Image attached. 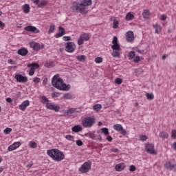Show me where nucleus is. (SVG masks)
Returning a JSON list of instances; mask_svg holds the SVG:
<instances>
[{
  "instance_id": "f257e3e1",
  "label": "nucleus",
  "mask_w": 176,
  "mask_h": 176,
  "mask_svg": "<svg viewBox=\"0 0 176 176\" xmlns=\"http://www.w3.org/2000/svg\"><path fill=\"white\" fill-rule=\"evenodd\" d=\"M91 0H82L79 2L75 1L72 3L71 9L73 12H77L78 13H81V14H87L89 12L87 8L89 6H91Z\"/></svg>"
},
{
  "instance_id": "f03ea898",
  "label": "nucleus",
  "mask_w": 176,
  "mask_h": 176,
  "mask_svg": "<svg viewBox=\"0 0 176 176\" xmlns=\"http://www.w3.org/2000/svg\"><path fill=\"white\" fill-rule=\"evenodd\" d=\"M58 76V74H56L53 76L52 79V86L56 87V89H58V90H65V91H68V90H69V85H67V84L64 83V81Z\"/></svg>"
},
{
  "instance_id": "7ed1b4c3",
  "label": "nucleus",
  "mask_w": 176,
  "mask_h": 176,
  "mask_svg": "<svg viewBox=\"0 0 176 176\" xmlns=\"http://www.w3.org/2000/svg\"><path fill=\"white\" fill-rule=\"evenodd\" d=\"M47 155L54 162H63V160L65 159L64 153L57 148L47 150Z\"/></svg>"
},
{
  "instance_id": "20e7f679",
  "label": "nucleus",
  "mask_w": 176,
  "mask_h": 176,
  "mask_svg": "<svg viewBox=\"0 0 176 176\" xmlns=\"http://www.w3.org/2000/svg\"><path fill=\"white\" fill-rule=\"evenodd\" d=\"M96 123V120L94 118L91 117H87L85 118L82 120V125L85 128H90L92 127L93 125Z\"/></svg>"
},
{
  "instance_id": "39448f33",
  "label": "nucleus",
  "mask_w": 176,
  "mask_h": 176,
  "mask_svg": "<svg viewBox=\"0 0 176 176\" xmlns=\"http://www.w3.org/2000/svg\"><path fill=\"white\" fill-rule=\"evenodd\" d=\"M89 170H91V161L85 162L78 168V171H80L82 174H86V173H89Z\"/></svg>"
},
{
  "instance_id": "423d86ee",
  "label": "nucleus",
  "mask_w": 176,
  "mask_h": 176,
  "mask_svg": "<svg viewBox=\"0 0 176 176\" xmlns=\"http://www.w3.org/2000/svg\"><path fill=\"white\" fill-rule=\"evenodd\" d=\"M76 49V45H75V43L73 42H67L65 44V52H67V53H74L75 52V50Z\"/></svg>"
},
{
  "instance_id": "0eeeda50",
  "label": "nucleus",
  "mask_w": 176,
  "mask_h": 176,
  "mask_svg": "<svg viewBox=\"0 0 176 176\" xmlns=\"http://www.w3.org/2000/svg\"><path fill=\"white\" fill-rule=\"evenodd\" d=\"M111 49L113 50V52L111 54L113 57H119V56H120V54H119V52H120V45L114 44L111 45Z\"/></svg>"
},
{
  "instance_id": "6e6552de",
  "label": "nucleus",
  "mask_w": 176,
  "mask_h": 176,
  "mask_svg": "<svg viewBox=\"0 0 176 176\" xmlns=\"http://www.w3.org/2000/svg\"><path fill=\"white\" fill-rule=\"evenodd\" d=\"M113 129L116 130V131L120 133L122 135H126V134H127V131H126V129H123V126L120 124H114Z\"/></svg>"
},
{
  "instance_id": "1a4fd4ad",
  "label": "nucleus",
  "mask_w": 176,
  "mask_h": 176,
  "mask_svg": "<svg viewBox=\"0 0 176 176\" xmlns=\"http://www.w3.org/2000/svg\"><path fill=\"white\" fill-rule=\"evenodd\" d=\"M30 68L29 72L30 76H32L35 74V68H39V64L38 63H31L28 65V67Z\"/></svg>"
},
{
  "instance_id": "9d476101",
  "label": "nucleus",
  "mask_w": 176,
  "mask_h": 176,
  "mask_svg": "<svg viewBox=\"0 0 176 176\" xmlns=\"http://www.w3.org/2000/svg\"><path fill=\"white\" fill-rule=\"evenodd\" d=\"M14 78H15L16 80L19 82V83H25L28 80V78H27V76H24L19 74H15Z\"/></svg>"
},
{
  "instance_id": "9b49d317",
  "label": "nucleus",
  "mask_w": 176,
  "mask_h": 176,
  "mask_svg": "<svg viewBox=\"0 0 176 176\" xmlns=\"http://www.w3.org/2000/svg\"><path fill=\"white\" fill-rule=\"evenodd\" d=\"M24 30L27 31L28 32H32L33 34H39L40 31L39 29L36 28L35 26H26L24 28Z\"/></svg>"
},
{
  "instance_id": "f8f14e48",
  "label": "nucleus",
  "mask_w": 176,
  "mask_h": 176,
  "mask_svg": "<svg viewBox=\"0 0 176 176\" xmlns=\"http://www.w3.org/2000/svg\"><path fill=\"white\" fill-rule=\"evenodd\" d=\"M47 109H50L51 111H54L55 112H58L60 111V106L56 105L52 103H46L45 105Z\"/></svg>"
},
{
  "instance_id": "ddd939ff",
  "label": "nucleus",
  "mask_w": 176,
  "mask_h": 176,
  "mask_svg": "<svg viewBox=\"0 0 176 176\" xmlns=\"http://www.w3.org/2000/svg\"><path fill=\"white\" fill-rule=\"evenodd\" d=\"M164 167L170 170V171L176 172V164H173L171 161L166 162Z\"/></svg>"
},
{
  "instance_id": "4468645a",
  "label": "nucleus",
  "mask_w": 176,
  "mask_h": 176,
  "mask_svg": "<svg viewBox=\"0 0 176 176\" xmlns=\"http://www.w3.org/2000/svg\"><path fill=\"white\" fill-rule=\"evenodd\" d=\"M87 137H89V138H91V140H98V141H102V138L101 137V135H96L94 133H88L85 134Z\"/></svg>"
},
{
  "instance_id": "2eb2a0df",
  "label": "nucleus",
  "mask_w": 176,
  "mask_h": 176,
  "mask_svg": "<svg viewBox=\"0 0 176 176\" xmlns=\"http://www.w3.org/2000/svg\"><path fill=\"white\" fill-rule=\"evenodd\" d=\"M155 146L152 144H148L146 146V151L147 153H151V155H153L155 153Z\"/></svg>"
},
{
  "instance_id": "dca6fc26",
  "label": "nucleus",
  "mask_w": 176,
  "mask_h": 176,
  "mask_svg": "<svg viewBox=\"0 0 176 176\" xmlns=\"http://www.w3.org/2000/svg\"><path fill=\"white\" fill-rule=\"evenodd\" d=\"M126 38L128 42H133V41H134V32H133V31H128L126 34Z\"/></svg>"
},
{
  "instance_id": "f3484780",
  "label": "nucleus",
  "mask_w": 176,
  "mask_h": 176,
  "mask_svg": "<svg viewBox=\"0 0 176 176\" xmlns=\"http://www.w3.org/2000/svg\"><path fill=\"white\" fill-rule=\"evenodd\" d=\"M63 35H65V29L60 26L58 28V32L56 35V38H61V36H63Z\"/></svg>"
},
{
  "instance_id": "a211bd4d",
  "label": "nucleus",
  "mask_w": 176,
  "mask_h": 176,
  "mask_svg": "<svg viewBox=\"0 0 176 176\" xmlns=\"http://www.w3.org/2000/svg\"><path fill=\"white\" fill-rule=\"evenodd\" d=\"M30 105V100H25L19 105L21 111H25L27 107Z\"/></svg>"
},
{
  "instance_id": "6ab92c4d",
  "label": "nucleus",
  "mask_w": 176,
  "mask_h": 176,
  "mask_svg": "<svg viewBox=\"0 0 176 176\" xmlns=\"http://www.w3.org/2000/svg\"><path fill=\"white\" fill-rule=\"evenodd\" d=\"M30 47H32L34 50H36L38 52L41 50V44H39V43L32 42L30 43Z\"/></svg>"
},
{
  "instance_id": "aec40b11",
  "label": "nucleus",
  "mask_w": 176,
  "mask_h": 176,
  "mask_svg": "<svg viewBox=\"0 0 176 176\" xmlns=\"http://www.w3.org/2000/svg\"><path fill=\"white\" fill-rule=\"evenodd\" d=\"M126 168V165L124 163H120L117 165H116L115 168L116 171H123L124 168Z\"/></svg>"
},
{
  "instance_id": "412c9836",
  "label": "nucleus",
  "mask_w": 176,
  "mask_h": 176,
  "mask_svg": "<svg viewBox=\"0 0 176 176\" xmlns=\"http://www.w3.org/2000/svg\"><path fill=\"white\" fill-rule=\"evenodd\" d=\"M18 54H19V56H27V54H28V50L25 47H21L18 50Z\"/></svg>"
},
{
  "instance_id": "4be33fe9",
  "label": "nucleus",
  "mask_w": 176,
  "mask_h": 176,
  "mask_svg": "<svg viewBox=\"0 0 176 176\" xmlns=\"http://www.w3.org/2000/svg\"><path fill=\"white\" fill-rule=\"evenodd\" d=\"M98 134H99V135H101V134H104V135H108L109 134V130L108 129V128H102L101 131L98 130L97 131Z\"/></svg>"
},
{
  "instance_id": "5701e85b",
  "label": "nucleus",
  "mask_w": 176,
  "mask_h": 176,
  "mask_svg": "<svg viewBox=\"0 0 176 176\" xmlns=\"http://www.w3.org/2000/svg\"><path fill=\"white\" fill-rule=\"evenodd\" d=\"M142 16L144 19L148 20V19L151 17V12L148 11V10H144L142 12Z\"/></svg>"
},
{
  "instance_id": "b1692460",
  "label": "nucleus",
  "mask_w": 176,
  "mask_h": 176,
  "mask_svg": "<svg viewBox=\"0 0 176 176\" xmlns=\"http://www.w3.org/2000/svg\"><path fill=\"white\" fill-rule=\"evenodd\" d=\"M72 130L74 133H79V131H82V128L80 125H75L74 126L72 127Z\"/></svg>"
},
{
  "instance_id": "393cba45",
  "label": "nucleus",
  "mask_w": 176,
  "mask_h": 176,
  "mask_svg": "<svg viewBox=\"0 0 176 176\" xmlns=\"http://www.w3.org/2000/svg\"><path fill=\"white\" fill-rule=\"evenodd\" d=\"M159 136L162 138V140H166L167 138H168V133L167 132L165 131H162L160 133Z\"/></svg>"
},
{
  "instance_id": "a878e982",
  "label": "nucleus",
  "mask_w": 176,
  "mask_h": 176,
  "mask_svg": "<svg viewBox=\"0 0 176 176\" xmlns=\"http://www.w3.org/2000/svg\"><path fill=\"white\" fill-rule=\"evenodd\" d=\"M102 109V106L100 104H96L93 106L94 111H96V112L101 111Z\"/></svg>"
},
{
  "instance_id": "bb28decb",
  "label": "nucleus",
  "mask_w": 176,
  "mask_h": 176,
  "mask_svg": "<svg viewBox=\"0 0 176 176\" xmlns=\"http://www.w3.org/2000/svg\"><path fill=\"white\" fill-rule=\"evenodd\" d=\"M125 19L126 21H130L131 20H133L134 19V15L131 14V12H129L126 14Z\"/></svg>"
},
{
  "instance_id": "cd10ccee",
  "label": "nucleus",
  "mask_w": 176,
  "mask_h": 176,
  "mask_svg": "<svg viewBox=\"0 0 176 176\" xmlns=\"http://www.w3.org/2000/svg\"><path fill=\"white\" fill-rule=\"evenodd\" d=\"M77 60L80 61L81 63H85L86 61V56L85 55H80L76 56Z\"/></svg>"
},
{
  "instance_id": "c85d7f7f",
  "label": "nucleus",
  "mask_w": 176,
  "mask_h": 176,
  "mask_svg": "<svg viewBox=\"0 0 176 176\" xmlns=\"http://www.w3.org/2000/svg\"><path fill=\"white\" fill-rule=\"evenodd\" d=\"M63 98L65 100H72V98H74V95H72V94H65L64 96H63Z\"/></svg>"
},
{
  "instance_id": "c756f323",
  "label": "nucleus",
  "mask_w": 176,
  "mask_h": 176,
  "mask_svg": "<svg viewBox=\"0 0 176 176\" xmlns=\"http://www.w3.org/2000/svg\"><path fill=\"white\" fill-rule=\"evenodd\" d=\"M23 10L24 13H30V5L25 4L23 6Z\"/></svg>"
},
{
  "instance_id": "7c9ffc66",
  "label": "nucleus",
  "mask_w": 176,
  "mask_h": 176,
  "mask_svg": "<svg viewBox=\"0 0 176 176\" xmlns=\"http://www.w3.org/2000/svg\"><path fill=\"white\" fill-rule=\"evenodd\" d=\"M155 34H160L162 32V26L160 25L155 24Z\"/></svg>"
},
{
  "instance_id": "2f4dec72",
  "label": "nucleus",
  "mask_w": 176,
  "mask_h": 176,
  "mask_svg": "<svg viewBox=\"0 0 176 176\" xmlns=\"http://www.w3.org/2000/svg\"><path fill=\"white\" fill-rule=\"evenodd\" d=\"M128 57H129V60H133V58L135 57V52L134 51L129 52Z\"/></svg>"
},
{
  "instance_id": "473e14b6",
  "label": "nucleus",
  "mask_w": 176,
  "mask_h": 176,
  "mask_svg": "<svg viewBox=\"0 0 176 176\" xmlns=\"http://www.w3.org/2000/svg\"><path fill=\"white\" fill-rule=\"evenodd\" d=\"M38 5V8H45V6H46V5H47V1L43 0L41 2L40 1L39 4Z\"/></svg>"
},
{
  "instance_id": "72a5a7b5",
  "label": "nucleus",
  "mask_w": 176,
  "mask_h": 176,
  "mask_svg": "<svg viewBox=\"0 0 176 176\" xmlns=\"http://www.w3.org/2000/svg\"><path fill=\"white\" fill-rule=\"evenodd\" d=\"M30 148H32V149H35L38 146V144L35 142H30L29 143Z\"/></svg>"
},
{
  "instance_id": "f704fd0d",
  "label": "nucleus",
  "mask_w": 176,
  "mask_h": 176,
  "mask_svg": "<svg viewBox=\"0 0 176 176\" xmlns=\"http://www.w3.org/2000/svg\"><path fill=\"white\" fill-rule=\"evenodd\" d=\"M80 36H82L84 41H89V39H90V35H89L87 33H85Z\"/></svg>"
},
{
  "instance_id": "c9c22d12",
  "label": "nucleus",
  "mask_w": 176,
  "mask_h": 176,
  "mask_svg": "<svg viewBox=\"0 0 176 176\" xmlns=\"http://www.w3.org/2000/svg\"><path fill=\"white\" fill-rule=\"evenodd\" d=\"M56 28V25H54V24L52 23L50 26V29H49V34H52L53 32V31H54Z\"/></svg>"
},
{
  "instance_id": "e433bc0d",
  "label": "nucleus",
  "mask_w": 176,
  "mask_h": 176,
  "mask_svg": "<svg viewBox=\"0 0 176 176\" xmlns=\"http://www.w3.org/2000/svg\"><path fill=\"white\" fill-rule=\"evenodd\" d=\"M76 112V109L72 108L67 111V115H72Z\"/></svg>"
},
{
  "instance_id": "4c0bfd02",
  "label": "nucleus",
  "mask_w": 176,
  "mask_h": 176,
  "mask_svg": "<svg viewBox=\"0 0 176 176\" xmlns=\"http://www.w3.org/2000/svg\"><path fill=\"white\" fill-rule=\"evenodd\" d=\"M113 28H118L119 27V21L118 20L114 19L113 22Z\"/></svg>"
},
{
  "instance_id": "58836bf2",
  "label": "nucleus",
  "mask_w": 176,
  "mask_h": 176,
  "mask_svg": "<svg viewBox=\"0 0 176 176\" xmlns=\"http://www.w3.org/2000/svg\"><path fill=\"white\" fill-rule=\"evenodd\" d=\"M146 97H147V100H153L154 98V96H153V94H149V93H147L146 94Z\"/></svg>"
},
{
  "instance_id": "ea45409f",
  "label": "nucleus",
  "mask_w": 176,
  "mask_h": 176,
  "mask_svg": "<svg viewBox=\"0 0 176 176\" xmlns=\"http://www.w3.org/2000/svg\"><path fill=\"white\" fill-rule=\"evenodd\" d=\"M95 63H96V64H100V63H102V58H101V57H96L95 58Z\"/></svg>"
},
{
  "instance_id": "a19ab883",
  "label": "nucleus",
  "mask_w": 176,
  "mask_h": 176,
  "mask_svg": "<svg viewBox=\"0 0 176 176\" xmlns=\"http://www.w3.org/2000/svg\"><path fill=\"white\" fill-rule=\"evenodd\" d=\"M122 82H123V80L119 78H117L115 80V82L116 83V85H122Z\"/></svg>"
},
{
  "instance_id": "79ce46f5",
  "label": "nucleus",
  "mask_w": 176,
  "mask_h": 176,
  "mask_svg": "<svg viewBox=\"0 0 176 176\" xmlns=\"http://www.w3.org/2000/svg\"><path fill=\"white\" fill-rule=\"evenodd\" d=\"M83 43H85V40L80 36L78 41V45H83Z\"/></svg>"
},
{
  "instance_id": "37998d69",
  "label": "nucleus",
  "mask_w": 176,
  "mask_h": 176,
  "mask_svg": "<svg viewBox=\"0 0 176 176\" xmlns=\"http://www.w3.org/2000/svg\"><path fill=\"white\" fill-rule=\"evenodd\" d=\"M12 145L14 146V148H15V149H17V148H19L21 145V143L20 142H16Z\"/></svg>"
},
{
  "instance_id": "c03bdc74",
  "label": "nucleus",
  "mask_w": 176,
  "mask_h": 176,
  "mask_svg": "<svg viewBox=\"0 0 176 176\" xmlns=\"http://www.w3.org/2000/svg\"><path fill=\"white\" fill-rule=\"evenodd\" d=\"M66 140H67L68 141H74V136L71 135H67L65 136Z\"/></svg>"
},
{
  "instance_id": "a18cd8bd",
  "label": "nucleus",
  "mask_w": 176,
  "mask_h": 176,
  "mask_svg": "<svg viewBox=\"0 0 176 176\" xmlns=\"http://www.w3.org/2000/svg\"><path fill=\"white\" fill-rule=\"evenodd\" d=\"M12 132V128H6V129H4L3 133L5 134H9Z\"/></svg>"
},
{
  "instance_id": "49530a36",
  "label": "nucleus",
  "mask_w": 176,
  "mask_h": 176,
  "mask_svg": "<svg viewBox=\"0 0 176 176\" xmlns=\"http://www.w3.org/2000/svg\"><path fill=\"white\" fill-rule=\"evenodd\" d=\"M41 100H42V102H43V103H45V102L46 104L49 103V99H47V98H46V96H43L41 98Z\"/></svg>"
},
{
  "instance_id": "de8ad7c7",
  "label": "nucleus",
  "mask_w": 176,
  "mask_h": 176,
  "mask_svg": "<svg viewBox=\"0 0 176 176\" xmlns=\"http://www.w3.org/2000/svg\"><path fill=\"white\" fill-rule=\"evenodd\" d=\"M52 97L53 98H57V97H60V93H58V92H53L52 94Z\"/></svg>"
},
{
  "instance_id": "09e8293b",
  "label": "nucleus",
  "mask_w": 176,
  "mask_h": 176,
  "mask_svg": "<svg viewBox=\"0 0 176 176\" xmlns=\"http://www.w3.org/2000/svg\"><path fill=\"white\" fill-rule=\"evenodd\" d=\"M133 61L135 63H140V61H141V58L140 56H137L135 58H133Z\"/></svg>"
},
{
  "instance_id": "8fccbe9b",
  "label": "nucleus",
  "mask_w": 176,
  "mask_h": 176,
  "mask_svg": "<svg viewBox=\"0 0 176 176\" xmlns=\"http://www.w3.org/2000/svg\"><path fill=\"white\" fill-rule=\"evenodd\" d=\"M14 149H16V148L13 144H12L10 146H8V151H9V152H12V151H14Z\"/></svg>"
},
{
  "instance_id": "3c124183",
  "label": "nucleus",
  "mask_w": 176,
  "mask_h": 176,
  "mask_svg": "<svg viewBox=\"0 0 176 176\" xmlns=\"http://www.w3.org/2000/svg\"><path fill=\"white\" fill-rule=\"evenodd\" d=\"M146 140H148V137H146V135H140V140L141 141H146Z\"/></svg>"
},
{
  "instance_id": "603ef678",
  "label": "nucleus",
  "mask_w": 176,
  "mask_h": 176,
  "mask_svg": "<svg viewBox=\"0 0 176 176\" xmlns=\"http://www.w3.org/2000/svg\"><path fill=\"white\" fill-rule=\"evenodd\" d=\"M76 144L78 146H82V145H83V142H82L80 140H76Z\"/></svg>"
},
{
  "instance_id": "864d4df0",
  "label": "nucleus",
  "mask_w": 176,
  "mask_h": 176,
  "mask_svg": "<svg viewBox=\"0 0 176 176\" xmlns=\"http://www.w3.org/2000/svg\"><path fill=\"white\" fill-rule=\"evenodd\" d=\"M113 45H119V43H118V37L114 36L113 41H112Z\"/></svg>"
},
{
  "instance_id": "5fc2aeb1",
  "label": "nucleus",
  "mask_w": 176,
  "mask_h": 176,
  "mask_svg": "<svg viewBox=\"0 0 176 176\" xmlns=\"http://www.w3.org/2000/svg\"><path fill=\"white\" fill-rule=\"evenodd\" d=\"M135 170V166L131 165L129 167V171H131V173H133L134 172Z\"/></svg>"
},
{
  "instance_id": "6e6d98bb",
  "label": "nucleus",
  "mask_w": 176,
  "mask_h": 176,
  "mask_svg": "<svg viewBox=\"0 0 176 176\" xmlns=\"http://www.w3.org/2000/svg\"><path fill=\"white\" fill-rule=\"evenodd\" d=\"M160 20H162V21H164L167 20V16L166 14L161 15Z\"/></svg>"
},
{
  "instance_id": "4d7b16f0",
  "label": "nucleus",
  "mask_w": 176,
  "mask_h": 176,
  "mask_svg": "<svg viewBox=\"0 0 176 176\" xmlns=\"http://www.w3.org/2000/svg\"><path fill=\"white\" fill-rule=\"evenodd\" d=\"M63 41H65L66 42L68 41H71V36H63Z\"/></svg>"
},
{
  "instance_id": "13d9d810",
  "label": "nucleus",
  "mask_w": 176,
  "mask_h": 176,
  "mask_svg": "<svg viewBox=\"0 0 176 176\" xmlns=\"http://www.w3.org/2000/svg\"><path fill=\"white\" fill-rule=\"evenodd\" d=\"M171 137L172 138H174V139L176 138V130L172 131Z\"/></svg>"
},
{
  "instance_id": "bf43d9fd",
  "label": "nucleus",
  "mask_w": 176,
  "mask_h": 176,
  "mask_svg": "<svg viewBox=\"0 0 176 176\" xmlns=\"http://www.w3.org/2000/svg\"><path fill=\"white\" fill-rule=\"evenodd\" d=\"M41 81V78H38V77H36L35 78H34V80H33V82H34V83H38V82H40Z\"/></svg>"
},
{
  "instance_id": "052dcab7",
  "label": "nucleus",
  "mask_w": 176,
  "mask_h": 176,
  "mask_svg": "<svg viewBox=\"0 0 176 176\" xmlns=\"http://www.w3.org/2000/svg\"><path fill=\"white\" fill-rule=\"evenodd\" d=\"M45 67H47V68H52L53 65H52V63H46Z\"/></svg>"
},
{
  "instance_id": "680f3d73",
  "label": "nucleus",
  "mask_w": 176,
  "mask_h": 176,
  "mask_svg": "<svg viewBox=\"0 0 176 176\" xmlns=\"http://www.w3.org/2000/svg\"><path fill=\"white\" fill-rule=\"evenodd\" d=\"M32 1L35 3V5H38L41 3V0H32Z\"/></svg>"
},
{
  "instance_id": "e2e57ef3",
  "label": "nucleus",
  "mask_w": 176,
  "mask_h": 176,
  "mask_svg": "<svg viewBox=\"0 0 176 176\" xmlns=\"http://www.w3.org/2000/svg\"><path fill=\"white\" fill-rule=\"evenodd\" d=\"M0 27L1 28H5V23L2 21H0Z\"/></svg>"
},
{
  "instance_id": "0e129e2a",
  "label": "nucleus",
  "mask_w": 176,
  "mask_h": 176,
  "mask_svg": "<svg viewBox=\"0 0 176 176\" xmlns=\"http://www.w3.org/2000/svg\"><path fill=\"white\" fill-rule=\"evenodd\" d=\"M107 141H109V142H112V140H113V139L112 138L111 136H108V137L107 138Z\"/></svg>"
},
{
  "instance_id": "69168bd1",
  "label": "nucleus",
  "mask_w": 176,
  "mask_h": 176,
  "mask_svg": "<svg viewBox=\"0 0 176 176\" xmlns=\"http://www.w3.org/2000/svg\"><path fill=\"white\" fill-rule=\"evenodd\" d=\"M111 152H113L114 153H118L119 152V149L118 148H112Z\"/></svg>"
},
{
  "instance_id": "338daca9",
  "label": "nucleus",
  "mask_w": 176,
  "mask_h": 176,
  "mask_svg": "<svg viewBox=\"0 0 176 176\" xmlns=\"http://www.w3.org/2000/svg\"><path fill=\"white\" fill-rule=\"evenodd\" d=\"M33 162H30L28 163V164L27 165V167H29V168H31V167H32L33 166Z\"/></svg>"
},
{
  "instance_id": "774afa93",
  "label": "nucleus",
  "mask_w": 176,
  "mask_h": 176,
  "mask_svg": "<svg viewBox=\"0 0 176 176\" xmlns=\"http://www.w3.org/2000/svg\"><path fill=\"white\" fill-rule=\"evenodd\" d=\"M46 83H47V78H44V80H43V85H46Z\"/></svg>"
}]
</instances>
